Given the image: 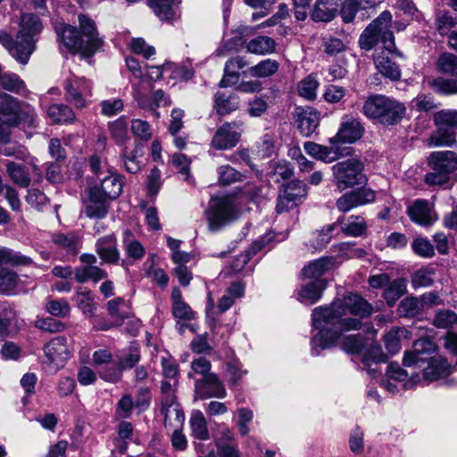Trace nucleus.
I'll use <instances>...</instances> for the list:
<instances>
[{
  "instance_id": "39448f33",
  "label": "nucleus",
  "mask_w": 457,
  "mask_h": 457,
  "mask_svg": "<svg viewBox=\"0 0 457 457\" xmlns=\"http://www.w3.org/2000/svg\"><path fill=\"white\" fill-rule=\"evenodd\" d=\"M43 25L39 18L32 13H24L21 19V29L18 31L10 54L21 64L28 63L31 54L36 50V44Z\"/></svg>"
},
{
  "instance_id": "2f4dec72",
  "label": "nucleus",
  "mask_w": 457,
  "mask_h": 457,
  "mask_svg": "<svg viewBox=\"0 0 457 457\" xmlns=\"http://www.w3.org/2000/svg\"><path fill=\"white\" fill-rule=\"evenodd\" d=\"M341 332L340 339L333 345V347L339 345L340 348L347 353H360L366 347L368 341V334L366 336L357 335H344ZM332 348V346L330 347Z\"/></svg>"
},
{
  "instance_id": "72a5a7b5",
  "label": "nucleus",
  "mask_w": 457,
  "mask_h": 457,
  "mask_svg": "<svg viewBox=\"0 0 457 457\" xmlns=\"http://www.w3.org/2000/svg\"><path fill=\"white\" fill-rule=\"evenodd\" d=\"M161 411L164 417L165 425H167V422L172 414H175V419L179 424H182L184 422V412L180 405L177 403L176 396L171 393L163 395Z\"/></svg>"
},
{
  "instance_id": "f257e3e1",
  "label": "nucleus",
  "mask_w": 457,
  "mask_h": 457,
  "mask_svg": "<svg viewBox=\"0 0 457 457\" xmlns=\"http://www.w3.org/2000/svg\"><path fill=\"white\" fill-rule=\"evenodd\" d=\"M373 308L365 299L348 293L335 299L330 304L313 309L312 321L313 335L311 340L312 354L320 355L341 337V332L361 330V319L369 317Z\"/></svg>"
},
{
  "instance_id": "7c9ffc66",
  "label": "nucleus",
  "mask_w": 457,
  "mask_h": 457,
  "mask_svg": "<svg viewBox=\"0 0 457 457\" xmlns=\"http://www.w3.org/2000/svg\"><path fill=\"white\" fill-rule=\"evenodd\" d=\"M190 436L199 441L210 439L208 423L204 413L199 410H194L189 418Z\"/></svg>"
},
{
  "instance_id": "20e7f679",
  "label": "nucleus",
  "mask_w": 457,
  "mask_h": 457,
  "mask_svg": "<svg viewBox=\"0 0 457 457\" xmlns=\"http://www.w3.org/2000/svg\"><path fill=\"white\" fill-rule=\"evenodd\" d=\"M362 114L369 120L385 126L399 123L406 113V107L399 100L382 94L369 96L361 107Z\"/></svg>"
},
{
  "instance_id": "3c124183",
  "label": "nucleus",
  "mask_w": 457,
  "mask_h": 457,
  "mask_svg": "<svg viewBox=\"0 0 457 457\" xmlns=\"http://www.w3.org/2000/svg\"><path fill=\"white\" fill-rule=\"evenodd\" d=\"M108 128L112 137L118 144H121L127 138L128 135V120L125 116H121L117 120L109 122Z\"/></svg>"
},
{
  "instance_id": "c9c22d12",
  "label": "nucleus",
  "mask_w": 457,
  "mask_h": 457,
  "mask_svg": "<svg viewBox=\"0 0 457 457\" xmlns=\"http://www.w3.org/2000/svg\"><path fill=\"white\" fill-rule=\"evenodd\" d=\"M47 116L54 123L71 124L76 120L73 110L67 104H55L47 108Z\"/></svg>"
},
{
  "instance_id": "338daca9",
  "label": "nucleus",
  "mask_w": 457,
  "mask_h": 457,
  "mask_svg": "<svg viewBox=\"0 0 457 457\" xmlns=\"http://www.w3.org/2000/svg\"><path fill=\"white\" fill-rule=\"evenodd\" d=\"M46 308L51 315L61 318L69 316L71 312V307L64 299L51 300L46 303Z\"/></svg>"
},
{
  "instance_id": "37998d69",
  "label": "nucleus",
  "mask_w": 457,
  "mask_h": 457,
  "mask_svg": "<svg viewBox=\"0 0 457 457\" xmlns=\"http://www.w3.org/2000/svg\"><path fill=\"white\" fill-rule=\"evenodd\" d=\"M374 3L370 0H344L341 8V17L344 22H352L361 9L372 7Z\"/></svg>"
},
{
  "instance_id": "f03ea898",
  "label": "nucleus",
  "mask_w": 457,
  "mask_h": 457,
  "mask_svg": "<svg viewBox=\"0 0 457 457\" xmlns=\"http://www.w3.org/2000/svg\"><path fill=\"white\" fill-rule=\"evenodd\" d=\"M392 25V14L389 11L382 12L379 16L370 22L362 31L359 38L361 49L369 51L378 43L382 44V51L374 56L375 65L385 78L392 81H398L402 72L399 66L392 61L388 54L403 58V54L397 51L395 36L390 29Z\"/></svg>"
},
{
  "instance_id": "b1692460",
  "label": "nucleus",
  "mask_w": 457,
  "mask_h": 457,
  "mask_svg": "<svg viewBox=\"0 0 457 457\" xmlns=\"http://www.w3.org/2000/svg\"><path fill=\"white\" fill-rule=\"evenodd\" d=\"M274 238L273 233H267L256 241H254L251 248L245 253L239 254L231 263V269L234 272H240L248 263L251 257L257 252L265 248Z\"/></svg>"
},
{
  "instance_id": "c756f323",
  "label": "nucleus",
  "mask_w": 457,
  "mask_h": 457,
  "mask_svg": "<svg viewBox=\"0 0 457 457\" xmlns=\"http://www.w3.org/2000/svg\"><path fill=\"white\" fill-rule=\"evenodd\" d=\"M154 14L162 21L171 22L178 16L176 6L181 0H147Z\"/></svg>"
},
{
  "instance_id": "774afa93",
  "label": "nucleus",
  "mask_w": 457,
  "mask_h": 457,
  "mask_svg": "<svg viewBox=\"0 0 457 457\" xmlns=\"http://www.w3.org/2000/svg\"><path fill=\"white\" fill-rule=\"evenodd\" d=\"M457 323V314L450 310H443L434 318V325L437 328H447Z\"/></svg>"
},
{
  "instance_id": "a18cd8bd",
  "label": "nucleus",
  "mask_w": 457,
  "mask_h": 457,
  "mask_svg": "<svg viewBox=\"0 0 457 457\" xmlns=\"http://www.w3.org/2000/svg\"><path fill=\"white\" fill-rule=\"evenodd\" d=\"M406 292V281L403 278H396L392 282L389 281L385 288L383 297L388 306L392 307Z\"/></svg>"
},
{
  "instance_id": "f8f14e48",
  "label": "nucleus",
  "mask_w": 457,
  "mask_h": 457,
  "mask_svg": "<svg viewBox=\"0 0 457 457\" xmlns=\"http://www.w3.org/2000/svg\"><path fill=\"white\" fill-rule=\"evenodd\" d=\"M243 131V122H226L214 133L211 145L217 150H228L237 145Z\"/></svg>"
},
{
  "instance_id": "13d9d810",
  "label": "nucleus",
  "mask_w": 457,
  "mask_h": 457,
  "mask_svg": "<svg viewBox=\"0 0 457 457\" xmlns=\"http://www.w3.org/2000/svg\"><path fill=\"white\" fill-rule=\"evenodd\" d=\"M437 66L441 72L457 76V56L453 54H442L438 58Z\"/></svg>"
},
{
  "instance_id": "bb28decb",
  "label": "nucleus",
  "mask_w": 457,
  "mask_h": 457,
  "mask_svg": "<svg viewBox=\"0 0 457 457\" xmlns=\"http://www.w3.org/2000/svg\"><path fill=\"white\" fill-rule=\"evenodd\" d=\"M326 287V279L312 280L302 286L298 292V299L304 304H313L321 298L322 293Z\"/></svg>"
},
{
  "instance_id": "9b49d317",
  "label": "nucleus",
  "mask_w": 457,
  "mask_h": 457,
  "mask_svg": "<svg viewBox=\"0 0 457 457\" xmlns=\"http://www.w3.org/2000/svg\"><path fill=\"white\" fill-rule=\"evenodd\" d=\"M307 195V186L300 180H293L280 190L276 211L278 213L288 212L303 203Z\"/></svg>"
},
{
  "instance_id": "ea45409f",
  "label": "nucleus",
  "mask_w": 457,
  "mask_h": 457,
  "mask_svg": "<svg viewBox=\"0 0 457 457\" xmlns=\"http://www.w3.org/2000/svg\"><path fill=\"white\" fill-rule=\"evenodd\" d=\"M122 245L127 257L134 261L141 260L145 253L144 245L129 230L123 233Z\"/></svg>"
},
{
  "instance_id": "6e6552de",
  "label": "nucleus",
  "mask_w": 457,
  "mask_h": 457,
  "mask_svg": "<svg viewBox=\"0 0 457 457\" xmlns=\"http://www.w3.org/2000/svg\"><path fill=\"white\" fill-rule=\"evenodd\" d=\"M436 129L431 134L428 145L434 147L452 146L457 135V111L442 110L434 114Z\"/></svg>"
},
{
  "instance_id": "864d4df0",
  "label": "nucleus",
  "mask_w": 457,
  "mask_h": 457,
  "mask_svg": "<svg viewBox=\"0 0 457 457\" xmlns=\"http://www.w3.org/2000/svg\"><path fill=\"white\" fill-rule=\"evenodd\" d=\"M0 85L5 90L21 93L25 90V83L15 73H4L0 75Z\"/></svg>"
},
{
  "instance_id": "f704fd0d",
  "label": "nucleus",
  "mask_w": 457,
  "mask_h": 457,
  "mask_svg": "<svg viewBox=\"0 0 457 457\" xmlns=\"http://www.w3.org/2000/svg\"><path fill=\"white\" fill-rule=\"evenodd\" d=\"M97 187L102 195L112 201L121 194L123 184L120 176L111 174L101 179V185Z\"/></svg>"
},
{
  "instance_id": "ddd939ff",
  "label": "nucleus",
  "mask_w": 457,
  "mask_h": 457,
  "mask_svg": "<svg viewBox=\"0 0 457 457\" xmlns=\"http://www.w3.org/2000/svg\"><path fill=\"white\" fill-rule=\"evenodd\" d=\"M364 132V128L359 119L351 115H344L337 133L328 139L330 145L353 144L359 140Z\"/></svg>"
},
{
  "instance_id": "f3484780",
  "label": "nucleus",
  "mask_w": 457,
  "mask_h": 457,
  "mask_svg": "<svg viewBox=\"0 0 457 457\" xmlns=\"http://www.w3.org/2000/svg\"><path fill=\"white\" fill-rule=\"evenodd\" d=\"M364 331L368 334V341L363 350L364 354L361 360L363 366H370V361L374 362L376 365L386 362L387 356L383 353L381 346L376 340L377 330L373 328L371 323H366L364 325Z\"/></svg>"
},
{
  "instance_id": "0eeeda50",
  "label": "nucleus",
  "mask_w": 457,
  "mask_h": 457,
  "mask_svg": "<svg viewBox=\"0 0 457 457\" xmlns=\"http://www.w3.org/2000/svg\"><path fill=\"white\" fill-rule=\"evenodd\" d=\"M334 182L339 191L362 185L367 178L364 174V163L357 158L338 162L332 166Z\"/></svg>"
},
{
  "instance_id": "79ce46f5",
  "label": "nucleus",
  "mask_w": 457,
  "mask_h": 457,
  "mask_svg": "<svg viewBox=\"0 0 457 457\" xmlns=\"http://www.w3.org/2000/svg\"><path fill=\"white\" fill-rule=\"evenodd\" d=\"M6 172L12 181L21 187H28L31 179L27 168L21 163L14 162H6Z\"/></svg>"
},
{
  "instance_id": "412c9836",
  "label": "nucleus",
  "mask_w": 457,
  "mask_h": 457,
  "mask_svg": "<svg viewBox=\"0 0 457 457\" xmlns=\"http://www.w3.org/2000/svg\"><path fill=\"white\" fill-rule=\"evenodd\" d=\"M21 105L13 96H0V121L7 126H16L20 122Z\"/></svg>"
},
{
  "instance_id": "c85d7f7f",
  "label": "nucleus",
  "mask_w": 457,
  "mask_h": 457,
  "mask_svg": "<svg viewBox=\"0 0 457 457\" xmlns=\"http://www.w3.org/2000/svg\"><path fill=\"white\" fill-rule=\"evenodd\" d=\"M453 367L442 357H434L429 360L428 366L422 370L425 381L431 382L448 376Z\"/></svg>"
},
{
  "instance_id": "a19ab883",
  "label": "nucleus",
  "mask_w": 457,
  "mask_h": 457,
  "mask_svg": "<svg viewBox=\"0 0 457 457\" xmlns=\"http://www.w3.org/2000/svg\"><path fill=\"white\" fill-rule=\"evenodd\" d=\"M386 377L395 382L403 383V389H411L414 384L420 381V376H411L408 378V373L397 363H390L386 369Z\"/></svg>"
},
{
  "instance_id": "5fc2aeb1",
  "label": "nucleus",
  "mask_w": 457,
  "mask_h": 457,
  "mask_svg": "<svg viewBox=\"0 0 457 457\" xmlns=\"http://www.w3.org/2000/svg\"><path fill=\"white\" fill-rule=\"evenodd\" d=\"M18 283V276L12 270L0 267V293L9 294L15 288Z\"/></svg>"
},
{
  "instance_id": "a211bd4d",
  "label": "nucleus",
  "mask_w": 457,
  "mask_h": 457,
  "mask_svg": "<svg viewBox=\"0 0 457 457\" xmlns=\"http://www.w3.org/2000/svg\"><path fill=\"white\" fill-rule=\"evenodd\" d=\"M195 394L202 399L224 398L227 395L224 385L215 373H211L205 378L195 380Z\"/></svg>"
},
{
  "instance_id": "603ef678",
  "label": "nucleus",
  "mask_w": 457,
  "mask_h": 457,
  "mask_svg": "<svg viewBox=\"0 0 457 457\" xmlns=\"http://www.w3.org/2000/svg\"><path fill=\"white\" fill-rule=\"evenodd\" d=\"M433 89L440 94H457V79L436 78L428 81Z\"/></svg>"
},
{
  "instance_id": "8fccbe9b",
  "label": "nucleus",
  "mask_w": 457,
  "mask_h": 457,
  "mask_svg": "<svg viewBox=\"0 0 457 457\" xmlns=\"http://www.w3.org/2000/svg\"><path fill=\"white\" fill-rule=\"evenodd\" d=\"M337 228V223L329 224L320 230H317L312 234L311 246L315 250L324 248L331 239V234Z\"/></svg>"
},
{
  "instance_id": "473e14b6",
  "label": "nucleus",
  "mask_w": 457,
  "mask_h": 457,
  "mask_svg": "<svg viewBox=\"0 0 457 457\" xmlns=\"http://www.w3.org/2000/svg\"><path fill=\"white\" fill-rule=\"evenodd\" d=\"M143 155L144 146L141 144H137L133 149L126 148L124 150L123 164L129 173L136 174L141 170L144 166Z\"/></svg>"
},
{
  "instance_id": "69168bd1",
  "label": "nucleus",
  "mask_w": 457,
  "mask_h": 457,
  "mask_svg": "<svg viewBox=\"0 0 457 457\" xmlns=\"http://www.w3.org/2000/svg\"><path fill=\"white\" fill-rule=\"evenodd\" d=\"M26 202L37 211H42L44 206L48 204L49 200L46 195L37 188H31L28 190L26 195Z\"/></svg>"
},
{
  "instance_id": "bf43d9fd",
  "label": "nucleus",
  "mask_w": 457,
  "mask_h": 457,
  "mask_svg": "<svg viewBox=\"0 0 457 457\" xmlns=\"http://www.w3.org/2000/svg\"><path fill=\"white\" fill-rule=\"evenodd\" d=\"M319 82L312 75H309L298 84L299 95L308 100H312L316 97V91Z\"/></svg>"
},
{
  "instance_id": "c03bdc74",
  "label": "nucleus",
  "mask_w": 457,
  "mask_h": 457,
  "mask_svg": "<svg viewBox=\"0 0 457 457\" xmlns=\"http://www.w3.org/2000/svg\"><path fill=\"white\" fill-rule=\"evenodd\" d=\"M245 294V285L241 282L232 283L226 290L225 295L220 299L218 309L220 312L228 311Z\"/></svg>"
},
{
  "instance_id": "a878e982",
  "label": "nucleus",
  "mask_w": 457,
  "mask_h": 457,
  "mask_svg": "<svg viewBox=\"0 0 457 457\" xmlns=\"http://www.w3.org/2000/svg\"><path fill=\"white\" fill-rule=\"evenodd\" d=\"M96 249L104 262L112 264L118 262L120 252L116 247V237L113 234L99 238L96 243Z\"/></svg>"
},
{
  "instance_id": "49530a36",
  "label": "nucleus",
  "mask_w": 457,
  "mask_h": 457,
  "mask_svg": "<svg viewBox=\"0 0 457 457\" xmlns=\"http://www.w3.org/2000/svg\"><path fill=\"white\" fill-rule=\"evenodd\" d=\"M276 43L269 37L258 36L246 44L248 52L255 54H266L275 50Z\"/></svg>"
},
{
  "instance_id": "4be33fe9",
  "label": "nucleus",
  "mask_w": 457,
  "mask_h": 457,
  "mask_svg": "<svg viewBox=\"0 0 457 457\" xmlns=\"http://www.w3.org/2000/svg\"><path fill=\"white\" fill-rule=\"evenodd\" d=\"M411 352H406L403 356V365L411 367L419 362H423L426 359L422 356L425 353H430L436 350V345L431 338L422 337L416 340Z\"/></svg>"
},
{
  "instance_id": "7ed1b4c3",
  "label": "nucleus",
  "mask_w": 457,
  "mask_h": 457,
  "mask_svg": "<svg viewBox=\"0 0 457 457\" xmlns=\"http://www.w3.org/2000/svg\"><path fill=\"white\" fill-rule=\"evenodd\" d=\"M79 30L71 25L55 23L54 29L58 40L70 53H79L84 57H90L103 46V39L99 37L96 22L86 14L78 17Z\"/></svg>"
},
{
  "instance_id": "1a4fd4ad",
  "label": "nucleus",
  "mask_w": 457,
  "mask_h": 457,
  "mask_svg": "<svg viewBox=\"0 0 457 457\" xmlns=\"http://www.w3.org/2000/svg\"><path fill=\"white\" fill-rule=\"evenodd\" d=\"M205 216L209 229L216 232L237 219L238 211L232 198L221 196L212 198Z\"/></svg>"
},
{
  "instance_id": "dca6fc26",
  "label": "nucleus",
  "mask_w": 457,
  "mask_h": 457,
  "mask_svg": "<svg viewBox=\"0 0 457 457\" xmlns=\"http://www.w3.org/2000/svg\"><path fill=\"white\" fill-rule=\"evenodd\" d=\"M87 197L83 201L85 215L90 219H104L109 210L110 201L102 195L97 186L87 190Z\"/></svg>"
},
{
  "instance_id": "de8ad7c7",
  "label": "nucleus",
  "mask_w": 457,
  "mask_h": 457,
  "mask_svg": "<svg viewBox=\"0 0 457 457\" xmlns=\"http://www.w3.org/2000/svg\"><path fill=\"white\" fill-rule=\"evenodd\" d=\"M423 312L422 303L420 298L408 296L403 299L398 307L400 316L414 318Z\"/></svg>"
},
{
  "instance_id": "4468645a",
  "label": "nucleus",
  "mask_w": 457,
  "mask_h": 457,
  "mask_svg": "<svg viewBox=\"0 0 457 457\" xmlns=\"http://www.w3.org/2000/svg\"><path fill=\"white\" fill-rule=\"evenodd\" d=\"M376 193L369 187H361L351 190L342 195L336 202L337 210L341 212H347L353 208L365 205L374 202Z\"/></svg>"
},
{
  "instance_id": "cd10ccee",
  "label": "nucleus",
  "mask_w": 457,
  "mask_h": 457,
  "mask_svg": "<svg viewBox=\"0 0 457 457\" xmlns=\"http://www.w3.org/2000/svg\"><path fill=\"white\" fill-rule=\"evenodd\" d=\"M338 4L335 0H317L311 11V18L316 22H329L337 14Z\"/></svg>"
},
{
  "instance_id": "052dcab7",
  "label": "nucleus",
  "mask_w": 457,
  "mask_h": 457,
  "mask_svg": "<svg viewBox=\"0 0 457 457\" xmlns=\"http://www.w3.org/2000/svg\"><path fill=\"white\" fill-rule=\"evenodd\" d=\"M214 108L220 115L228 114L237 109V103L232 101L223 93H216L214 96Z\"/></svg>"
},
{
  "instance_id": "4d7b16f0",
  "label": "nucleus",
  "mask_w": 457,
  "mask_h": 457,
  "mask_svg": "<svg viewBox=\"0 0 457 457\" xmlns=\"http://www.w3.org/2000/svg\"><path fill=\"white\" fill-rule=\"evenodd\" d=\"M403 330L398 328H392L384 336V343L386 351L391 354L395 355L401 349V337Z\"/></svg>"
},
{
  "instance_id": "680f3d73",
  "label": "nucleus",
  "mask_w": 457,
  "mask_h": 457,
  "mask_svg": "<svg viewBox=\"0 0 457 457\" xmlns=\"http://www.w3.org/2000/svg\"><path fill=\"white\" fill-rule=\"evenodd\" d=\"M93 299L91 290H78L76 293V303L84 314L94 313Z\"/></svg>"
},
{
  "instance_id": "58836bf2",
  "label": "nucleus",
  "mask_w": 457,
  "mask_h": 457,
  "mask_svg": "<svg viewBox=\"0 0 457 457\" xmlns=\"http://www.w3.org/2000/svg\"><path fill=\"white\" fill-rule=\"evenodd\" d=\"M53 242L72 256L76 255L80 248V237L75 232L55 234L53 236Z\"/></svg>"
},
{
  "instance_id": "0e129e2a",
  "label": "nucleus",
  "mask_w": 457,
  "mask_h": 457,
  "mask_svg": "<svg viewBox=\"0 0 457 457\" xmlns=\"http://www.w3.org/2000/svg\"><path fill=\"white\" fill-rule=\"evenodd\" d=\"M219 182L222 185H230L241 180L242 174L229 165L218 168Z\"/></svg>"
},
{
  "instance_id": "aec40b11",
  "label": "nucleus",
  "mask_w": 457,
  "mask_h": 457,
  "mask_svg": "<svg viewBox=\"0 0 457 457\" xmlns=\"http://www.w3.org/2000/svg\"><path fill=\"white\" fill-rule=\"evenodd\" d=\"M45 355L50 363L59 368L70 358V351L65 337H56L44 347Z\"/></svg>"
},
{
  "instance_id": "5701e85b",
  "label": "nucleus",
  "mask_w": 457,
  "mask_h": 457,
  "mask_svg": "<svg viewBox=\"0 0 457 457\" xmlns=\"http://www.w3.org/2000/svg\"><path fill=\"white\" fill-rule=\"evenodd\" d=\"M408 215L413 222L421 226H428L436 220L432 208L426 200H416L408 208Z\"/></svg>"
},
{
  "instance_id": "393cba45",
  "label": "nucleus",
  "mask_w": 457,
  "mask_h": 457,
  "mask_svg": "<svg viewBox=\"0 0 457 457\" xmlns=\"http://www.w3.org/2000/svg\"><path fill=\"white\" fill-rule=\"evenodd\" d=\"M336 223L337 226H340L341 231L348 237H361L368 228L367 222L361 215L343 216L338 218Z\"/></svg>"
},
{
  "instance_id": "423d86ee",
  "label": "nucleus",
  "mask_w": 457,
  "mask_h": 457,
  "mask_svg": "<svg viewBox=\"0 0 457 457\" xmlns=\"http://www.w3.org/2000/svg\"><path fill=\"white\" fill-rule=\"evenodd\" d=\"M431 171L424 178L429 186L446 187L451 175L457 170V154L453 151L433 152L428 158Z\"/></svg>"
},
{
  "instance_id": "09e8293b",
  "label": "nucleus",
  "mask_w": 457,
  "mask_h": 457,
  "mask_svg": "<svg viewBox=\"0 0 457 457\" xmlns=\"http://www.w3.org/2000/svg\"><path fill=\"white\" fill-rule=\"evenodd\" d=\"M279 68L276 60L265 59L250 68V75L256 78H267L275 74Z\"/></svg>"
},
{
  "instance_id": "4c0bfd02",
  "label": "nucleus",
  "mask_w": 457,
  "mask_h": 457,
  "mask_svg": "<svg viewBox=\"0 0 457 457\" xmlns=\"http://www.w3.org/2000/svg\"><path fill=\"white\" fill-rule=\"evenodd\" d=\"M107 277V272L96 265H82L74 270V278L78 283L89 280L98 282Z\"/></svg>"
},
{
  "instance_id": "6e6d98bb",
  "label": "nucleus",
  "mask_w": 457,
  "mask_h": 457,
  "mask_svg": "<svg viewBox=\"0 0 457 457\" xmlns=\"http://www.w3.org/2000/svg\"><path fill=\"white\" fill-rule=\"evenodd\" d=\"M434 270L432 268H423L413 273L411 277L412 287H430L434 282Z\"/></svg>"
},
{
  "instance_id": "9d476101",
  "label": "nucleus",
  "mask_w": 457,
  "mask_h": 457,
  "mask_svg": "<svg viewBox=\"0 0 457 457\" xmlns=\"http://www.w3.org/2000/svg\"><path fill=\"white\" fill-rule=\"evenodd\" d=\"M65 100L76 109L87 108L90 104L93 82L85 77L71 75L63 82Z\"/></svg>"
},
{
  "instance_id": "6ab92c4d",
  "label": "nucleus",
  "mask_w": 457,
  "mask_h": 457,
  "mask_svg": "<svg viewBox=\"0 0 457 457\" xmlns=\"http://www.w3.org/2000/svg\"><path fill=\"white\" fill-rule=\"evenodd\" d=\"M295 123L301 134L310 137L319 127L320 112L310 106L297 107L295 112Z\"/></svg>"
},
{
  "instance_id": "e2e57ef3",
  "label": "nucleus",
  "mask_w": 457,
  "mask_h": 457,
  "mask_svg": "<svg viewBox=\"0 0 457 457\" xmlns=\"http://www.w3.org/2000/svg\"><path fill=\"white\" fill-rule=\"evenodd\" d=\"M162 185V172L154 167L151 169L146 179L147 194L149 196H155L160 191Z\"/></svg>"
},
{
  "instance_id": "e433bc0d",
  "label": "nucleus",
  "mask_w": 457,
  "mask_h": 457,
  "mask_svg": "<svg viewBox=\"0 0 457 457\" xmlns=\"http://www.w3.org/2000/svg\"><path fill=\"white\" fill-rule=\"evenodd\" d=\"M332 257H323L310 262L303 269V275L306 278L323 279L321 277L332 267Z\"/></svg>"
},
{
  "instance_id": "2eb2a0df",
  "label": "nucleus",
  "mask_w": 457,
  "mask_h": 457,
  "mask_svg": "<svg viewBox=\"0 0 457 457\" xmlns=\"http://www.w3.org/2000/svg\"><path fill=\"white\" fill-rule=\"evenodd\" d=\"M303 148L307 154L327 163L333 162L340 157L350 155L352 153L351 147L337 145L326 146L314 142L304 143Z\"/></svg>"
}]
</instances>
